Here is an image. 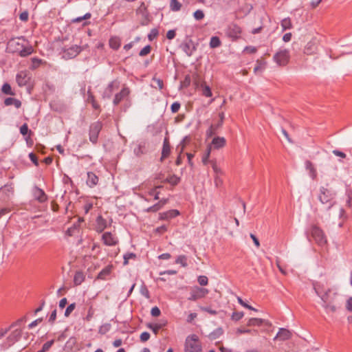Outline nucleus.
<instances>
[{
  "instance_id": "1",
  "label": "nucleus",
  "mask_w": 352,
  "mask_h": 352,
  "mask_svg": "<svg viewBox=\"0 0 352 352\" xmlns=\"http://www.w3.org/2000/svg\"><path fill=\"white\" fill-rule=\"evenodd\" d=\"M26 321V318L22 317L12 322L4 331H1V337L6 335L3 342L6 347H9L17 342L22 336V324Z\"/></svg>"
},
{
  "instance_id": "2",
  "label": "nucleus",
  "mask_w": 352,
  "mask_h": 352,
  "mask_svg": "<svg viewBox=\"0 0 352 352\" xmlns=\"http://www.w3.org/2000/svg\"><path fill=\"white\" fill-rule=\"evenodd\" d=\"M25 40L23 37H18L10 39L7 45V50L11 53L19 52L21 57H25L32 54L34 50L31 45L25 46Z\"/></svg>"
},
{
  "instance_id": "3",
  "label": "nucleus",
  "mask_w": 352,
  "mask_h": 352,
  "mask_svg": "<svg viewBox=\"0 0 352 352\" xmlns=\"http://www.w3.org/2000/svg\"><path fill=\"white\" fill-rule=\"evenodd\" d=\"M315 290L322 300L324 303L323 307L326 309L327 312L335 313L338 309V306L334 301L336 294L333 292L330 289L326 291L323 294H320L316 287H315Z\"/></svg>"
},
{
  "instance_id": "4",
  "label": "nucleus",
  "mask_w": 352,
  "mask_h": 352,
  "mask_svg": "<svg viewBox=\"0 0 352 352\" xmlns=\"http://www.w3.org/2000/svg\"><path fill=\"white\" fill-rule=\"evenodd\" d=\"M184 352H202V347L198 336L192 334L186 337Z\"/></svg>"
},
{
  "instance_id": "5",
  "label": "nucleus",
  "mask_w": 352,
  "mask_h": 352,
  "mask_svg": "<svg viewBox=\"0 0 352 352\" xmlns=\"http://www.w3.org/2000/svg\"><path fill=\"white\" fill-rule=\"evenodd\" d=\"M273 60L280 67L287 65L290 60L289 50L287 49H279L273 56Z\"/></svg>"
},
{
  "instance_id": "6",
  "label": "nucleus",
  "mask_w": 352,
  "mask_h": 352,
  "mask_svg": "<svg viewBox=\"0 0 352 352\" xmlns=\"http://www.w3.org/2000/svg\"><path fill=\"white\" fill-rule=\"evenodd\" d=\"M310 234L315 242L320 246L327 245V239L324 232L318 227L314 226L310 230Z\"/></svg>"
},
{
  "instance_id": "7",
  "label": "nucleus",
  "mask_w": 352,
  "mask_h": 352,
  "mask_svg": "<svg viewBox=\"0 0 352 352\" xmlns=\"http://www.w3.org/2000/svg\"><path fill=\"white\" fill-rule=\"evenodd\" d=\"M209 291L208 289L194 287L191 289L190 293V297L188 298L189 300L196 301L198 299L204 298L208 294Z\"/></svg>"
},
{
  "instance_id": "8",
  "label": "nucleus",
  "mask_w": 352,
  "mask_h": 352,
  "mask_svg": "<svg viewBox=\"0 0 352 352\" xmlns=\"http://www.w3.org/2000/svg\"><path fill=\"white\" fill-rule=\"evenodd\" d=\"M334 194L327 188L321 187L318 194V199L321 204H328L333 199Z\"/></svg>"
},
{
  "instance_id": "9",
  "label": "nucleus",
  "mask_w": 352,
  "mask_h": 352,
  "mask_svg": "<svg viewBox=\"0 0 352 352\" xmlns=\"http://www.w3.org/2000/svg\"><path fill=\"white\" fill-rule=\"evenodd\" d=\"M101 239L105 245L114 246L118 243V238L115 234L110 232H105L102 234Z\"/></svg>"
},
{
  "instance_id": "10",
  "label": "nucleus",
  "mask_w": 352,
  "mask_h": 352,
  "mask_svg": "<svg viewBox=\"0 0 352 352\" xmlns=\"http://www.w3.org/2000/svg\"><path fill=\"white\" fill-rule=\"evenodd\" d=\"M101 129V124L95 122L91 125L89 132V140L91 142L96 143L98 140V133Z\"/></svg>"
},
{
  "instance_id": "11",
  "label": "nucleus",
  "mask_w": 352,
  "mask_h": 352,
  "mask_svg": "<svg viewBox=\"0 0 352 352\" xmlns=\"http://www.w3.org/2000/svg\"><path fill=\"white\" fill-rule=\"evenodd\" d=\"M30 79V74L27 71H21L19 72L16 77V82L20 87L27 85Z\"/></svg>"
},
{
  "instance_id": "12",
  "label": "nucleus",
  "mask_w": 352,
  "mask_h": 352,
  "mask_svg": "<svg viewBox=\"0 0 352 352\" xmlns=\"http://www.w3.org/2000/svg\"><path fill=\"white\" fill-rule=\"evenodd\" d=\"M318 43L316 39L309 41L304 48V53L307 55H312L316 53L318 50Z\"/></svg>"
},
{
  "instance_id": "13",
  "label": "nucleus",
  "mask_w": 352,
  "mask_h": 352,
  "mask_svg": "<svg viewBox=\"0 0 352 352\" xmlns=\"http://www.w3.org/2000/svg\"><path fill=\"white\" fill-rule=\"evenodd\" d=\"M80 52V47L76 45H72L69 48L65 50L63 53V57L66 58H72L76 56Z\"/></svg>"
},
{
  "instance_id": "14",
  "label": "nucleus",
  "mask_w": 352,
  "mask_h": 352,
  "mask_svg": "<svg viewBox=\"0 0 352 352\" xmlns=\"http://www.w3.org/2000/svg\"><path fill=\"white\" fill-rule=\"evenodd\" d=\"M226 144V140L223 137H215L212 139L210 144L208 146H211V149L212 148L215 149H219L225 146Z\"/></svg>"
},
{
  "instance_id": "15",
  "label": "nucleus",
  "mask_w": 352,
  "mask_h": 352,
  "mask_svg": "<svg viewBox=\"0 0 352 352\" xmlns=\"http://www.w3.org/2000/svg\"><path fill=\"white\" fill-rule=\"evenodd\" d=\"M261 324H265L267 326H272V324L268 320H265L261 318H250L248 321L247 325L249 327L251 326H261Z\"/></svg>"
},
{
  "instance_id": "16",
  "label": "nucleus",
  "mask_w": 352,
  "mask_h": 352,
  "mask_svg": "<svg viewBox=\"0 0 352 352\" xmlns=\"http://www.w3.org/2000/svg\"><path fill=\"white\" fill-rule=\"evenodd\" d=\"M179 214L177 210H170L164 212L160 213V219L162 220H168Z\"/></svg>"
},
{
  "instance_id": "17",
  "label": "nucleus",
  "mask_w": 352,
  "mask_h": 352,
  "mask_svg": "<svg viewBox=\"0 0 352 352\" xmlns=\"http://www.w3.org/2000/svg\"><path fill=\"white\" fill-rule=\"evenodd\" d=\"M107 226V221L102 216H98L96 219V230L98 232H102Z\"/></svg>"
},
{
  "instance_id": "18",
  "label": "nucleus",
  "mask_w": 352,
  "mask_h": 352,
  "mask_svg": "<svg viewBox=\"0 0 352 352\" xmlns=\"http://www.w3.org/2000/svg\"><path fill=\"white\" fill-rule=\"evenodd\" d=\"M292 333L284 328H280L274 339L279 338L281 340H286L291 338Z\"/></svg>"
},
{
  "instance_id": "19",
  "label": "nucleus",
  "mask_w": 352,
  "mask_h": 352,
  "mask_svg": "<svg viewBox=\"0 0 352 352\" xmlns=\"http://www.w3.org/2000/svg\"><path fill=\"white\" fill-rule=\"evenodd\" d=\"M98 182V177L92 172L87 173V185L92 188L95 186Z\"/></svg>"
},
{
  "instance_id": "20",
  "label": "nucleus",
  "mask_w": 352,
  "mask_h": 352,
  "mask_svg": "<svg viewBox=\"0 0 352 352\" xmlns=\"http://www.w3.org/2000/svg\"><path fill=\"white\" fill-rule=\"evenodd\" d=\"M265 65L266 62L263 58L258 59L254 68V74H257L260 72H262L265 69Z\"/></svg>"
},
{
  "instance_id": "21",
  "label": "nucleus",
  "mask_w": 352,
  "mask_h": 352,
  "mask_svg": "<svg viewBox=\"0 0 352 352\" xmlns=\"http://www.w3.org/2000/svg\"><path fill=\"white\" fill-rule=\"evenodd\" d=\"M34 196L35 199L40 202H43L47 199L45 192L38 188H35L34 189Z\"/></svg>"
},
{
  "instance_id": "22",
  "label": "nucleus",
  "mask_w": 352,
  "mask_h": 352,
  "mask_svg": "<svg viewBox=\"0 0 352 352\" xmlns=\"http://www.w3.org/2000/svg\"><path fill=\"white\" fill-rule=\"evenodd\" d=\"M170 153V146L168 139L165 138V140L164 141L161 159L163 160L164 158H166L169 155Z\"/></svg>"
},
{
  "instance_id": "23",
  "label": "nucleus",
  "mask_w": 352,
  "mask_h": 352,
  "mask_svg": "<svg viewBox=\"0 0 352 352\" xmlns=\"http://www.w3.org/2000/svg\"><path fill=\"white\" fill-rule=\"evenodd\" d=\"M166 324V322H160L155 324H148L147 327L153 331V332L156 335L157 334L159 330L162 329Z\"/></svg>"
},
{
  "instance_id": "24",
  "label": "nucleus",
  "mask_w": 352,
  "mask_h": 352,
  "mask_svg": "<svg viewBox=\"0 0 352 352\" xmlns=\"http://www.w3.org/2000/svg\"><path fill=\"white\" fill-rule=\"evenodd\" d=\"M305 166L307 170H309L310 177L314 179L316 177L317 173L314 164L311 162L307 161L305 163Z\"/></svg>"
},
{
  "instance_id": "25",
  "label": "nucleus",
  "mask_w": 352,
  "mask_h": 352,
  "mask_svg": "<svg viewBox=\"0 0 352 352\" xmlns=\"http://www.w3.org/2000/svg\"><path fill=\"white\" fill-rule=\"evenodd\" d=\"M129 91L127 89H122V91L119 94L116 95L115 98L113 100V103L115 104H118L124 96L129 94Z\"/></svg>"
},
{
  "instance_id": "26",
  "label": "nucleus",
  "mask_w": 352,
  "mask_h": 352,
  "mask_svg": "<svg viewBox=\"0 0 352 352\" xmlns=\"http://www.w3.org/2000/svg\"><path fill=\"white\" fill-rule=\"evenodd\" d=\"M4 104L6 106L14 105L16 108H19L21 105V102L15 98H8L5 99Z\"/></svg>"
},
{
  "instance_id": "27",
  "label": "nucleus",
  "mask_w": 352,
  "mask_h": 352,
  "mask_svg": "<svg viewBox=\"0 0 352 352\" xmlns=\"http://www.w3.org/2000/svg\"><path fill=\"white\" fill-rule=\"evenodd\" d=\"M121 44V41L118 37H112L109 40V45L112 49L118 50Z\"/></svg>"
},
{
  "instance_id": "28",
  "label": "nucleus",
  "mask_w": 352,
  "mask_h": 352,
  "mask_svg": "<svg viewBox=\"0 0 352 352\" xmlns=\"http://www.w3.org/2000/svg\"><path fill=\"white\" fill-rule=\"evenodd\" d=\"M111 266H107L103 269L98 275L97 278L104 280L111 272Z\"/></svg>"
},
{
  "instance_id": "29",
  "label": "nucleus",
  "mask_w": 352,
  "mask_h": 352,
  "mask_svg": "<svg viewBox=\"0 0 352 352\" xmlns=\"http://www.w3.org/2000/svg\"><path fill=\"white\" fill-rule=\"evenodd\" d=\"M170 10L174 12L179 11L182 8V3L178 0H171L170 3Z\"/></svg>"
},
{
  "instance_id": "30",
  "label": "nucleus",
  "mask_w": 352,
  "mask_h": 352,
  "mask_svg": "<svg viewBox=\"0 0 352 352\" xmlns=\"http://www.w3.org/2000/svg\"><path fill=\"white\" fill-rule=\"evenodd\" d=\"M280 25L283 31L292 28V22L290 19L285 18L281 21Z\"/></svg>"
},
{
  "instance_id": "31",
  "label": "nucleus",
  "mask_w": 352,
  "mask_h": 352,
  "mask_svg": "<svg viewBox=\"0 0 352 352\" xmlns=\"http://www.w3.org/2000/svg\"><path fill=\"white\" fill-rule=\"evenodd\" d=\"M211 153V146H208L206 153L202 157V162L204 164H207L208 163H210L211 161H209L210 155Z\"/></svg>"
},
{
  "instance_id": "32",
  "label": "nucleus",
  "mask_w": 352,
  "mask_h": 352,
  "mask_svg": "<svg viewBox=\"0 0 352 352\" xmlns=\"http://www.w3.org/2000/svg\"><path fill=\"white\" fill-rule=\"evenodd\" d=\"M83 280H84V276H83L82 273H81L80 272H76L74 276V281L75 285H80L83 282Z\"/></svg>"
},
{
  "instance_id": "33",
  "label": "nucleus",
  "mask_w": 352,
  "mask_h": 352,
  "mask_svg": "<svg viewBox=\"0 0 352 352\" xmlns=\"http://www.w3.org/2000/svg\"><path fill=\"white\" fill-rule=\"evenodd\" d=\"M201 87L202 88L203 95H204L206 97L212 96V91L210 90V88L205 82L201 83Z\"/></svg>"
},
{
  "instance_id": "34",
  "label": "nucleus",
  "mask_w": 352,
  "mask_h": 352,
  "mask_svg": "<svg viewBox=\"0 0 352 352\" xmlns=\"http://www.w3.org/2000/svg\"><path fill=\"white\" fill-rule=\"evenodd\" d=\"M221 45V41L219 37L212 36L210 38V46L211 48H215Z\"/></svg>"
},
{
  "instance_id": "35",
  "label": "nucleus",
  "mask_w": 352,
  "mask_h": 352,
  "mask_svg": "<svg viewBox=\"0 0 352 352\" xmlns=\"http://www.w3.org/2000/svg\"><path fill=\"white\" fill-rule=\"evenodd\" d=\"M175 263L185 267L187 266V258L184 255H180L177 258Z\"/></svg>"
},
{
  "instance_id": "36",
  "label": "nucleus",
  "mask_w": 352,
  "mask_h": 352,
  "mask_svg": "<svg viewBox=\"0 0 352 352\" xmlns=\"http://www.w3.org/2000/svg\"><path fill=\"white\" fill-rule=\"evenodd\" d=\"M210 164L216 175H220L223 174L222 170L217 166L216 161L212 160Z\"/></svg>"
},
{
  "instance_id": "37",
  "label": "nucleus",
  "mask_w": 352,
  "mask_h": 352,
  "mask_svg": "<svg viewBox=\"0 0 352 352\" xmlns=\"http://www.w3.org/2000/svg\"><path fill=\"white\" fill-rule=\"evenodd\" d=\"M1 91L6 94H9L11 96L14 95V93L12 91V88H11L10 85L8 83H5L3 85V87H1Z\"/></svg>"
},
{
  "instance_id": "38",
  "label": "nucleus",
  "mask_w": 352,
  "mask_h": 352,
  "mask_svg": "<svg viewBox=\"0 0 352 352\" xmlns=\"http://www.w3.org/2000/svg\"><path fill=\"white\" fill-rule=\"evenodd\" d=\"M166 181L170 183V184L176 185L179 183V178L175 175H172L166 178Z\"/></svg>"
},
{
  "instance_id": "39",
  "label": "nucleus",
  "mask_w": 352,
  "mask_h": 352,
  "mask_svg": "<svg viewBox=\"0 0 352 352\" xmlns=\"http://www.w3.org/2000/svg\"><path fill=\"white\" fill-rule=\"evenodd\" d=\"M193 16L196 20H201L204 18L205 14L201 10H197L193 13Z\"/></svg>"
},
{
  "instance_id": "40",
  "label": "nucleus",
  "mask_w": 352,
  "mask_h": 352,
  "mask_svg": "<svg viewBox=\"0 0 352 352\" xmlns=\"http://www.w3.org/2000/svg\"><path fill=\"white\" fill-rule=\"evenodd\" d=\"M197 281L200 285L205 286L208 283V278L206 276H199L197 278Z\"/></svg>"
},
{
  "instance_id": "41",
  "label": "nucleus",
  "mask_w": 352,
  "mask_h": 352,
  "mask_svg": "<svg viewBox=\"0 0 352 352\" xmlns=\"http://www.w3.org/2000/svg\"><path fill=\"white\" fill-rule=\"evenodd\" d=\"M217 131V127H216L214 125H211L210 128L206 131V136L208 138L212 137L213 135L216 133V131Z\"/></svg>"
},
{
  "instance_id": "42",
  "label": "nucleus",
  "mask_w": 352,
  "mask_h": 352,
  "mask_svg": "<svg viewBox=\"0 0 352 352\" xmlns=\"http://www.w3.org/2000/svg\"><path fill=\"white\" fill-rule=\"evenodd\" d=\"M161 186H156L154 188H152L149 191H148V195H151V196H154V199H159V192H157V189L160 188Z\"/></svg>"
},
{
  "instance_id": "43",
  "label": "nucleus",
  "mask_w": 352,
  "mask_h": 352,
  "mask_svg": "<svg viewBox=\"0 0 352 352\" xmlns=\"http://www.w3.org/2000/svg\"><path fill=\"white\" fill-rule=\"evenodd\" d=\"M114 87L118 88V85L116 82H112L110 84L108 87L107 88L105 91V94L108 95V96H110L111 94L112 93Z\"/></svg>"
},
{
  "instance_id": "44",
  "label": "nucleus",
  "mask_w": 352,
  "mask_h": 352,
  "mask_svg": "<svg viewBox=\"0 0 352 352\" xmlns=\"http://www.w3.org/2000/svg\"><path fill=\"white\" fill-rule=\"evenodd\" d=\"M237 300H238L239 303L241 305H242L243 307H245V308H247V309H250V310H253V311H257L256 309H254V307H252V306H250V305H248L247 303H245V302L242 300V298H241L238 297V298H237Z\"/></svg>"
},
{
  "instance_id": "45",
  "label": "nucleus",
  "mask_w": 352,
  "mask_h": 352,
  "mask_svg": "<svg viewBox=\"0 0 352 352\" xmlns=\"http://www.w3.org/2000/svg\"><path fill=\"white\" fill-rule=\"evenodd\" d=\"M90 17H91V14L90 13H87L83 16L77 17L76 19H74L72 20V22L73 23H79V22H81L84 19H90Z\"/></svg>"
},
{
  "instance_id": "46",
  "label": "nucleus",
  "mask_w": 352,
  "mask_h": 352,
  "mask_svg": "<svg viewBox=\"0 0 352 352\" xmlns=\"http://www.w3.org/2000/svg\"><path fill=\"white\" fill-rule=\"evenodd\" d=\"M135 255L133 253H127L124 256V265H127L129 259L134 258Z\"/></svg>"
},
{
  "instance_id": "47",
  "label": "nucleus",
  "mask_w": 352,
  "mask_h": 352,
  "mask_svg": "<svg viewBox=\"0 0 352 352\" xmlns=\"http://www.w3.org/2000/svg\"><path fill=\"white\" fill-rule=\"evenodd\" d=\"M150 52H151V47L149 45H146L141 50L139 54L140 56H146L148 54H149Z\"/></svg>"
},
{
  "instance_id": "48",
  "label": "nucleus",
  "mask_w": 352,
  "mask_h": 352,
  "mask_svg": "<svg viewBox=\"0 0 352 352\" xmlns=\"http://www.w3.org/2000/svg\"><path fill=\"white\" fill-rule=\"evenodd\" d=\"M75 304L74 303H72L71 305H69L66 310H65V316L66 317L69 316L70 315V314L75 309Z\"/></svg>"
},
{
  "instance_id": "49",
  "label": "nucleus",
  "mask_w": 352,
  "mask_h": 352,
  "mask_svg": "<svg viewBox=\"0 0 352 352\" xmlns=\"http://www.w3.org/2000/svg\"><path fill=\"white\" fill-rule=\"evenodd\" d=\"M243 312H234L232 315V319L234 320H239L243 317Z\"/></svg>"
},
{
  "instance_id": "50",
  "label": "nucleus",
  "mask_w": 352,
  "mask_h": 352,
  "mask_svg": "<svg viewBox=\"0 0 352 352\" xmlns=\"http://www.w3.org/2000/svg\"><path fill=\"white\" fill-rule=\"evenodd\" d=\"M54 340H52L45 343L42 348L43 351H44V352L47 351L50 349V347L52 346V344H54Z\"/></svg>"
},
{
  "instance_id": "51",
  "label": "nucleus",
  "mask_w": 352,
  "mask_h": 352,
  "mask_svg": "<svg viewBox=\"0 0 352 352\" xmlns=\"http://www.w3.org/2000/svg\"><path fill=\"white\" fill-rule=\"evenodd\" d=\"M151 314L154 317H157L161 314V311L157 307H154L151 310Z\"/></svg>"
},
{
  "instance_id": "52",
  "label": "nucleus",
  "mask_w": 352,
  "mask_h": 352,
  "mask_svg": "<svg viewBox=\"0 0 352 352\" xmlns=\"http://www.w3.org/2000/svg\"><path fill=\"white\" fill-rule=\"evenodd\" d=\"M333 210L336 211L334 212L335 215H338V217H342L344 213V210L339 207L338 206H333Z\"/></svg>"
},
{
  "instance_id": "53",
  "label": "nucleus",
  "mask_w": 352,
  "mask_h": 352,
  "mask_svg": "<svg viewBox=\"0 0 352 352\" xmlns=\"http://www.w3.org/2000/svg\"><path fill=\"white\" fill-rule=\"evenodd\" d=\"M184 50L186 53V54L190 56L192 55L193 51L195 50V47H193L192 50L190 48V45L188 43L185 44L184 47Z\"/></svg>"
},
{
  "instance_id": "54",
  "label": "nucleus",
  "mask_w": 352,
  "mask_h": 352,
  "mask_svg": "<svg viewBox=\"0 0 352 352\" xmlns=\"http://www.w3.org/2000/svg\"><path fill=\"white\" fill-rule=\"evenodd\" d=\"M29 14L27 11L21 12L19 15V19L23 21H27L28 20Z\"/></svg>"
},
{
  "instance_id": "55",
  "label": "nucleus",
  "mask_w": 352,
  "mask_h": 352,
  "mask_svg": "<svg viewBox=\"0 0 352 352\" xmlns=\"http://www.w3.org/2000/svg\"><path fill=\"white\" fill-rule=\"evenodd\" d=\"M150 338V334L148 332H143L140 335V340L146 342Z\"/></svg>"
},
{
  "instance_id": "56",
  "label": "nucleus",
  "mask_w": 352,
  "mask_h": 352,
  "mask_svg": "<svg viewBox=\"0 0 352 352\" xmlns=\"http://www.w3.org/2000/svg\"><path fill=\"white\" fill-rule=\"evenodd\" d=\"M41 321H42L41 318H38V319L34 320L28 325L29 329H33L34 327L37 326Z\"/></svg>"
},
{
  "instance_id": "57",
  "label": "nucleus",
  "mask_w": 352,
  "mask_h": 352,
  "mask_svg": "<svg viewBox=\"0 0 352 352\" xmlns=\"http://www.w3.org/2000/svg\"><path fill=\"white\" fill-rule=\"evenodd\" d=\"M180 108V104L178 103V102H174L172 105H171V111L173 112V113H176L179 111Z\"/></svg>"
},
{
  "instance_id": "58",
  "label": "nucleus",
  "mask_w": 352,
  "mask_h": 352,
  "mask_svg": "<svg viewBox=\"0 0 352 352\" xmlns=\"http://www.w3.org/2000/svg\"><path fill=\"white\" fill-rule=\"evenodd\" d=\"M244 51L247 53L254 54L257 51V50L255 47L248 46L245 48Z\"/></svg>"
},
{
  "instance_id": "59",
  "label": "nucleus",
  "mask_w": 352,
  "mask_h": 352,
  "mask_svg": "<svg viewBox=\"0 0 352 352\" xmlns=\"http://www.w3.org/2000/svg\"><path fill=\"white\" fill-rule=\"evenodd\" d=\"M20 132L22 135H25L28 132V126L26 124H24L21 126Z\"/></svg>"
},
{
  "instance_id": "60",
  "label": "nucleus",
  "mask_w": 352,
  "mask_h": 352,
  "mask_svg": "<svg viewBox=\"0 0 352 352\" xmlns=\"http://www.w3.org/2000/svg\"><path fill=\"white\" fill-rule=\"evenodd\" d=\"M346 308L348 311H352V298H349L347 300H346Z\"/></svg>"
},
{
  "instance_id": "61",
  "label": "nucleus",
  "mask_w": 352,
  "mask_h": 352,
  "mask_svg": "<svg viewBox=\"0 0 352 352\" xmlns=\"http://www.w3.org/2000/svg\"><path fill=\"white\" fill-rule=\"evenodd\" d=\"M41 60L40 59H38V58H32V67L33 69L37 67L39 65V64L41 63Z\"/></svg>"
},
{
  "instance_id": "62",
  "label": "nucleus",
  "mask_w": 352,
  "mask_h": 352,
  "mask_svg": "<svg viewBox=\"0 0 352 352\" xmlns=\"http://www.w3.org/2000/svg\"><path fill=\"white\" fill-rule=\"evenodd\" d=\"M197 315L195 313H190L187 318L188 322H192L196 318Z\"/></svg>"
},
{
  "instance_id": "63",
  "label": "nucleus",
  "mask_w": 352,
  "mask_h": 352,
  "mask_svg": "<svg viewBox=\"0 0 352 352\" xmlns=\"http://www.w3.org/2000/svg\"><path fill=\"white\" fill-rule=\"evenodd\" d=\"M175 34H175V30H171L168 31V32L166 34V37L168 39L171 40L175 38Z\"/></svg>"
},
{
  "instance_id": "64",
  "label": "nucleus",
  "mask_w": 352,
  "mask_h": 352,
  "mask_svg": "<svg viewBox=\"0 0 352 352\" xmlns=\"http://www.w3.org/2000/svg\"><path fill=\"white\" fill-rule=\"evenodd\" d=\"M166 230H167V228L166 226H162L158 227L155 229V232L159 234H162V233L165 232Z\"/></svg>"
}]
</instances>
